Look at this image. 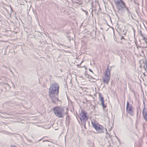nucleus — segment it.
Wrapping results in <instances>:
<instances>
[{
    "instance_id": "obj_2",
    "label": "nucleus",
    "mask_w": 147,
    "mask_h": 147,
    "mask_svg": "<svg viewBox=\"0 0 147 147\" xmlns=\"http://www.w3.org/2000/svg\"><path fill=\"white\" fill-rule=\"evenodd\" d=\"M53 111L56 116L59 118L62 117L63 116V109L59 106L53 108Z\"/></svg>"
},
{
    "instance_id": "obj_10",
    "label": "nucleus",
    "mask_w": 147,
    "mask_h": 147,
    "mask_svg": "<svg viewBox=\"0 0 147 147\" xmlns=\"http://www.w3.org/2000/svg\"><path fill=\"white\" fill-rule=\"evenodd\" d=\"M142 115L144 119L146 121H147V111L146 108L145 107L143 110Z\"/></svg>"
},
{
    "instance_id": "obj_8",
    "label": "nucleus",
    "mask_w": 147,
    "mask_h": 147,
    "mask_svg": "<svg viewBox=\"0 0 147 147\" xmlns=\"http://www.w3.org/2000/svg\"><path fill=\"white\" fill-rule=\"evenodd\" d=\"M104 97L102 95L99 94V100L100 101L102 107L103 108H105L106 106L105 105V102L104 100Z\"/></svg>"
},
{
    "instance_id": "obj_13",
    "label": "nucleus",
    "mask_w": 147,
    "mask_h": 147,
    "mask_svg": "<svg viewBox=\"0 0 147 147\" xmlns=\"http://www.w3.org/2000/svg\"><path fill=\"white\" fill-rule=\"evenodd\" d=\"M139 34L140 35L142 36V35H143L144 34H143L142 33V32L141 30H140L139 32Z\"/></svg>"
},
{
    "instance_id": "obj_5",
    "label": "nucleus",
    "mask_w": 147,
    "mask_h": 147,
    "mask_svg": "<svg viewBox=\"0 0 147 147\" xmlns=\"http://www.w3.org/2000/svg\"><path fill=\"white\" fill-rule=\"evenodd\" d=\"M92 124L93 127L97 131L101 133L104 129V127L96 122H92Z\"/></svg>"
},
{
    "instance_id": "obj_3",
    "label": "nucleus",
    "mask_w": 147,
    "mask_h": 147,
    "mask_svg": "<svg viewBox=\"0 0 147 147\" xmlns=\"http://www.w3.org/2000/svg\"><path fill=\"white\" fill-rule=\"evenodd\" d=\"M79 115L80 119L81 121H86L88 119L87 113L84 110H82Z\"/></svg>"
},
{
    "instance_id": "obj_6",
    "label": "nucleus",
    "mask_w": 147,
    "mask_h": 147,
    "mask_svg": "<svg viewBox=\"0 0 147 147\" xmlns=\"http://www.w3.org/2000/svg\"><path fill=\"white\" fill-rule=\"evenodd\" d=\"M133 109L134 108L132 106L129 105V102L127 101V103L126 111L131 116L134 115Z\"/></svg>"
},
{
    "instance_id": "obj_1",
    "label": "nucleus",
    "mask_w": 147,
    "mask_h": 147,
    "mask_svg": "<svg viewBox=\"0 0 147 147\" xmlns=\"http://www.w3.org/2000/svg\"><path fill=\"white\" fill-rule=\"evenodd\" d=\"M114 2L119 14H122L127 9L129 16L131 15L128 8L126 6L123 0H114Z\"/></svg>"
},
{
    "instance_id": "obj_11",
    "label": "nucleus",
    "mask_w": 147,
    "mask_h": 147,
    "mask_svg": "<svg viewBox=\"0 0 147 147\" xmlns=\"http://www.w3.org/2000/svg\"><path fill=\"white\" fill-rule=\"evenodd\" d=\"M142 37L143 40H144L146 43L147 44V36L144 34L143 35H142Z\"/></svg>"
},
{
    "instance_id": "obj_9",
    "label": "nucleus",
    "mask_w": 147,
    "mask_h": 147,
    "mask_svg": "<svg viewBox=\"0 0 147 147\" xmlns=\"http://www.w3.org/2000/svg\"><path fill=\"white\" fill-rule=\"evenodd\" d=\"M110 74H105V76L103 78V79L104 82L108 83L109 81L110 77Z\"/></svg>"
},
{
    "instance_id": "obj_4",
    "label": "nucleus",
    "mask_w": 147,
    "mask_h": 147,
    "mask_svg": "<svg viewBox=\"0 0 147 147\" xmlns=\"http://www.w3.org/2000/svg\"><path fill=\"white\" fill-rule=\"evenodd\" d=\"M59 86L57 84H55L52 85L50 88V95L51 94H55L56 92L57 94L59 92Z\"/></svg>"
},
{
    "instance_id": "obj_12",
    "label": "nucleus",
    "mask_w": 147,
    "mask_h": 147,
    "mask_svg": "<svg viewBox=\"0 0 147 147\" xmlns=\"http://www.w3.org/2000/svg\"><path fill=\"white\" fill-rule=\"evenodd\" d=\"M110 71L109 69V67L106 70L105 74H110Z\"/></svg>"
},
{
    "instance_id": "obj_7",
    "label": "nucleus",
    "mask_w": 147,
    "mask_h": 147,
    "mask_svg": "<svg viewBox=\"0 0 147 147\" xmlns=\"http://www.w3.org/2000/svg\"><path fill=\"white\" fill-rule=\"evenodd\" d=\"M139 63L140 64V67L141 68L142 67H143L145 70L146 71V72L147 73V61L145 59H142L140 60Z\"/></svg>"
},
{
    "instance_id": "obj_14",
    "label": "nucleus",
    "mask_w": 147,
    "mask_h": 147,
    "mask_svg": "<svg viewBox=\"0 0 147 147\" xmlns=\"http://www.w3.org/2000/svg\"><path fill=\"white\" fill-rule=\"evenodd\" d=\"M11 147H17L16 146H11Z\"/></svg>"
},
{
    "instance_id": "obj_15",
    "label": "nucleus",
    "mask_w": 147,
    "mask_h": 147,
    "mask_svg": "<svg viewBox=\"0 0 147 147\" xmlns=\"http://www.w3.org/2000/svg\"><path fill=\"white\" fill-rule=\"evenodd\" d=\"M90 71L92 72L93 73L92 71L90 69H89Z\"/></svg>"
},
{
    "instance_id": "obj_16",
    "label": "nucleus",
    "mask_w": 147,
    "mask_h": 147,
    "mask_svg": "<svg viewBox=\"0 0 147 147\" xmlns=\"http://www.w3.org/2000/svg\"><path fill=\"white\" fill-rule=\"evenodd\" d=\"M123 38V37H122V38H121V39H122V38Z\"/></svg>"
}]
</instances>
